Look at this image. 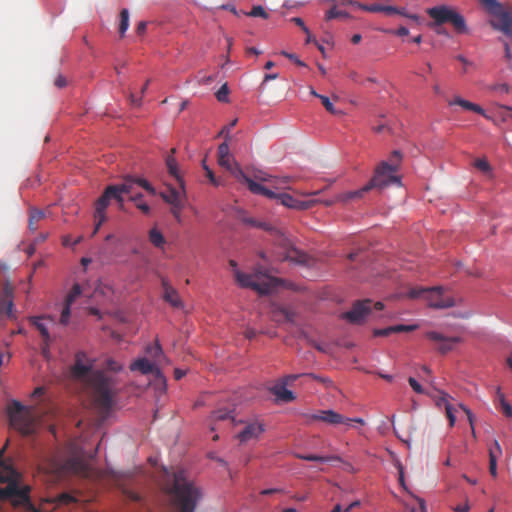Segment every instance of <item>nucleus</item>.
I'll return each instance as SVG.
<instances>
[{"label":"nucleus","mask_w":512,"mask_h":512,"mask_svg":"<svg viewBox=\"0 0 512 512\" xmlns=\"http://www.w3.org/2000/svg\"><path fill=\"white\" fill-rule=\"evenodd\" d=\"M392 328H393V333L411 332L417 328V325L399 324V325L392 326Z\"/></svg>","instance_id":"obj_53"},{"label":"nucleus","mask_w":512,"mask_h":512,"mask_svg":"<svg viewBox=\"0 0 512 512\" xmlns=\"http://www.w3.org/2000/svg\"><path fill=\"white\" fill-rule=\"evenodd\" d=\"M438 394L439 395L435 397V403L439 408H445V413L449 420V425L450 427H453L456 421V416L455 409L449 403V395L443 391H439Z\"/></svg>","instance_id":"obj_24"},{"label":"nucleus","mask_w":512,"mask_h":512,"mask_svg":"<svg viewBox=\"0 0 512 512\" xmlns=\"http://www.w3.org/2000/svg\"><path fill=\"white\" fill-rule=\"evenodd\" d=\"M300 377H303V374H290L284 376L279 382L287 386L292 384L295 380H297Z\"/></svg>","instance_id":"obj_55"},{"label":"nucleus","mask_w":512,"mask_h":512,"mask_svg":"<svg viewBox=\"0 0 512 512\" xmlns=\"http://www.w3.org/2000/svg\"><path fill=\"white\" fill-rule=\"evenodd\" d=\"M401 153L398 150L392 152L390 161L381 162L375 169L371 179H377L373 189H383L391 184H400V179L395 175L401 161Z\"/></svg>","instance_id":"obj_8"},{"label":"nucleus","mask_w":512,"mask_h":512,"mask_svg":"<svg viewBox=\"0 0 512 512\" xmlns=\"http://www.w3.org/2000/svg\"><path fill=\"white\" fill-rule=\"evenodd\" d=\"M130 369L132 371H140L142 374H150L155 369V364L146 358H140L131 363Z\"/></svg>","instance_id":"obj_31"},{"label":"nucleus","mask_w":512,"mask_h":512,"mask_svg":"<svg viewBox=\"0 0 512 512\" xmlns=\"http://www.w3.org/2000/svg\"><path fill=\"white\" fill-rule=\"evenodd\" d=\"M240 177L243 178V183H245L253 194L263 195L269 199H278L279 193L274 192L273 190L263 186L262 184L252 180V178L248 177L245 173L237 172Z\"/></svg>","instance_id":"obj_18"},{"label":"nucleus","mask_w":512,"mask_h":512,"mask_svg":"<svg viewBox=\"0 0 512 512\" xmlns=\"http://www.w3.org/2000/svg\"><path fill=\"white\" fill-rule=\"evenodd\" d=\"M278 200L283 206L297 210H306L315 204V201H301L287 193H279Z\"/></svg>","instance_id":"obj_20"},{"label":"nucleus","mask_w":512,"mask_h":512,"mask_svg":"<svg viewBox=\"0 0 512 512\" xmlns=\"http://www.w3.org/2000/svg\"><path fill=\"white\" fill-rule=\"evenodd\" d=\"M147 353L154 359L162 356V348L158 343H155L153 346L147 347Z\"/></svg>","instance_id":"obj_50"},{"label":"nucleus","mask_w":512,"mask_h":512,"mask_svg":"<svg viewBox=\"0 0 512 512\" xmlns=\"http://www.w3.org/2000/svg\"><path fill=\"white\" fill-rule=\"evenodd\" d=\"M271 317L274 321L282 322H293L295 313L287 308L280 305H273L271 309Z\"/></svg>","instance_id":"obj_25"},{"label":"nucleus","mask_w":512,"mask_h":512,"mask_svg":"<svg viewBox=\"0 0 512 512\" xmlns=\"http://www.w3.org/2000/svg\"><path fill=\"white\" fill-rule=\"evenodd\" d=\"M180 188L168 187L164 192H161V198L168 204L178 203L181 200H186V193L184 189V181H178Z\"/></svg>","instance_id":"obj_21"},{"label":"nucleus","mask_w":512,"mask_h":512,"mask_svg":"<svg viewBox=\"0 0 512 512\" xmlns=\"http://www.w3.org/2000/svg\"><path fill=\"white\" fill-rule=\"evenodd\" d=\"M383 307L382 302L373 304L369 299L359 300L353 304L351 310L342 314V318L352 324H361L366 320V317L373 309L379 311L382 310Z\"/></svg>","instance_id":"obj_10"},{"label":"nucleus","mask_w":512,"mask_h":512,"mask_svg":"<svg viewBox=\"0 0 512 512\" xmlns=\"http://www.w3.org/2000/svg\"><path fill=\"white\" fill-rule=\"evenodd\" d=\"M146 29H147V22L145 21H140L138 24H137V27H136V33L138 35H143L145 32H146Z\"/></svg>","instance_id":"obj_62"},{"label":"nucleus","mask_w":512,"mask_h":512,"mask_svg":"<svg viewBox=\"0 0 512 512\" xmlns=\"http://www.w3.org/2000/svg\"><path fill=\"white\" fill-rule=\"evenodd\" d=\"M185 206V200H181L178 203L171 204L170 212L174 216L178 223H182V210Z\"/></svg>","instance_id":"obj_40"},{"label":"nucleus","mask_w":512,"mask_h":512,"mask_svg":"<svg viewBox=\"0 0 512 512\" xmlns=\"http://www.w3.org/2000/svg\"><path fill=\"white\" fill-rule=\"evenodd\" d=\"M94 455L88 453L75 441L70 442L63 455L54 460L53 468L58 475L91 477L93 470L89 460Z\"/></svg>","instance_id":"obj_2"},{"label":"nucleus","mask_w":512,"mask_h":512,"mask_svg":"<svg viewBox=\"0 0 512 512\" xmlns=\"http://www.w3.org/2000/svg\"><path fill=\"white\" fill-rule=\"evenodd\" d=\"M422 294L429 303V306L437 309L450 308L455 305V301L450 296H444L441 287H434L431 289H412L409 292L411 298H418Z\"/></svg>","instance_id":"obj_12"},{"label":"nucleus","mask_w":512,"mask_h":512,"mask_svg":"<svg viewBox=\"0 0 512 512\" xmlns=\"http://www.w3.org/2000/svg\"><path fill=\"white\" fill-rule=\"evenodd\" d=\"M46 214L43 210L31 208L29 211V228L34 231L37 229V224L45 218Z\"/></svg>","instance_id":"obj_33"},{"label":"nucleus","mask_w":512,"mask_h":512,"mask_svg":"<svg viewBox=\"0 0 512 512\" xmlns=\"http://www.w3.org/2000/svg\"><path fill=\"white\" fill-rule=\"evenodd\" d=\"M426 338L437 344L436 350L441 354H446L453 350L454 345L461 342L460 337H446L436 331H428Z\"/></svg>","instance_id":"obj_15"},{"label":"nucleus","mask_w":512,"mask_h":512,"mask_svg":"<svg viewBox=\"0 0 512 512\" xmlns=\"http://www.w3.org/2000/svg\"><path fill=\"white\" fill-rule=\"evenodd\" d=\"M55 86L58 88H63L67 85V81L64 76L58 75L54 81Z\"/></svg>","instance_id":"obj_61"},{"label":"nucleus","mask_w":512,"mask_h":512,"mask_svg":"<svg viewBox=\"0 0 512 512\" xmlns=\"http://www.w3.org/2000/svg\"><path fill=\"white\" fill-rule=\"evenodd\" d=\"M229 155V146L227 142H224L219 145L218 147V159H223L225 157H228Z\"/></svg>","instance_id":"obj_56"},{"label":"nucleus","mask_w":512,"mask_h":512,"mask_svg":"<svg viewBox=\"0 0 512 512\" xmlns=\"http://www.w3.org/2000/svg\"><path fill=\"white\" fill-rule=\"evenodd\" d=\"M230 265L234 268L236 281L243 288H251L259 294H268L278 284L277 278L270 277L262 271L256 270L247 274L236 269L237 263L234 260H230Z\"/></svg>","instance_id":"obj_7"},{"label":"nucleus","mask_w":512,"mask_h":512,"mask_svg":"<svg viewBox=\"0 0 512 512\" xmlns=\"http://www.w3.org/2000/svg\"><path fill=\"white\" fill-rule=\"evenodd\" d=\"M88 382L96 408L102 414L108 413L118 393L115 379L105 372L95 371L89 375Z\"/></svg>","instance_id":"obj_3"},{"label":"nucleus","mask_w":512,"mask_h":512,"mask_svg":"<svg viewBox=\"0 0 512 512\" xmlns=\"http://www.w3.org/2000/svg\"><path fill=\"white\" fill-rule=\"evenodd\" d=\"M2 456L0 451V501L10 500L16 506L28 504L30 488L19 486L16 471L3 463Z\"/></svg>","instance_id":"obj_5"},{"label":"nucleus","mask_w":512,"mask_h":512,"mask_svg":"<svg viewBox=\"0 0 512 512\" xmlns=\"http://www.w3.org/2000/svg\"><path fill=\"white\" fill-rule=\"evenodd\" d=\"M320 100H321V103L323 104V106L325 107V109L333 114V115H338V114H341V111L340 110H337L335 109L333 103L330 101V99L327 97V96H320Z\"/></svg>","instance_id":"obj_45"},{"label":"nucleus","mask_w":512,"mask_h":512,"mask_svg":"<svg viewBox=\"0 0 512 512\" xmlns=\"http://www.w3.org/2000/svg\"><path fill=\"white\" fill-rule=\"evenodd\" d=\"M427 14L434 20L435 26L450 23L456 32L464 33L466 31L464 17L449 6L441 5L429 8Z\"/></svg>","instance_id":"obj_9"},{"label":"nucleus","mask_w":512,"mask_h":512,"mask_svg":"<svg viewBox=\"0 0 512 512\" xmlns=\"http://www.w3.org/2000/svg\"><path fill=\"white\" fill-rule=\"evenodd\" d=\"M357 6L364 11L372 12V13H379L383 12L385 14L391 15V14H401L403 15V12L399 10L397 7L394 6H385L379 3H372V4H361L357 3Z\"/></svg>","instance_id":"obj_26"},{"label":"nucleus","mask_w":512,"mask_h":512,"mask_svg":"<svg viewBox=\"0 0 512 512\" xmlns=\"http://www.w3.org/2000/svg\"><path fill=\"white\" fill-rule=\"evenodd\" d=\"M393 333L392 326L383 328V329H376L374 330V336H389Z\"/></svg>","instance_id":"obj_59"},{"label":"nucleus","mask_w":512,"mask_h":512,"mask_svg":"<svg viewBox=\"0 0 512 512\" xmlns=\"http://www.w3.org/2000/svg\"><path fill=\"white\" fill-rule=\"evenodd\" d=\"M161 284L163 289V299L174 308H183V302L178 291L172 287L165 278H162Z\"/></svg>","instance_id":"obj_19"},{"label":"nucleus","mask_w":512,"mask_h":512,"mask_svg":"<svg viewBox=\"0 0 512 512\" xmlns=\"http://www.w3.org/2000/svg\"><path fill=\"white\" fill-rule=\"evenodd\" d=\"M502 454V449L497 440L489 448V471L493 477L497 476V459Z\"/></svg>","instance_id":"obj_28"},{"label":"nucleus","mask_w":512,"mask_h":512,"mask_svg":"<svg viewBox=\"0 0 512 512\" xmlns=\"http://www.w3.org/2000/svg\"><path fill=\"white\" fill-rule=\"evenodd\" d=\"M234 410L227 409H218L214 411L211 415V421L216 423L218 421L231 420L232 422L235 420V416L233 415Z\"/></svg>","instance_id":"obj_35"},{"label":"nucleus","mask_w":512,"mask_h":512,"mask_svg":"<svg viewBox=\"0 0 512 512\" xmlns=\"http://www.w3.org/2000/svg\"><path fill=\"white\" fill-rule=\"evenodd\" d=\"M164 491L171 496L173 505L179 512H194L202 494L200 489L186 477L182 469L166 473Z\"/></svg>","instance_id":"obj_1"},{"label":"nucleus","mask_w":512,"mask_h":512,"mask_svg":"<svg viewBox=\"0 0 512 512\" xmlns=\"http://www.w3.org/2000/svg\"><path fill=\"white\" fill-rule=\"evenodd\" d=\"M81 287L79 284L75 283L67 294L64 300V304L71 305L75 302V300L81 295Z\"/></svg>","instance_id":"obj_39"},{"label":"nucleus","mask_w":512,"mask_h":512,"mask_svg":"<svg viewBox=\"0 0 512 512\" xmlns=\"http://www.w3.org/2000/svg\"><path fill=\"white\" fill-rule=\"evenodd\" d=\"M248 15L251 16V17H262V18H267L268 17V14L264 10V8L262 6H260V5L254 6L252 8V10L248 13Z\"/></svg>","instance_id":"obj_51"},{"label":"nucleus","mask_w":512,"mask_h":512,"mask_svg":"<svg viewBox=\"0 0 512 512\" xmlns=\"http://www.w3.org/2000/svg\"><path fill=\"white\" fill-rule=\"evenodd\" d=\"M48 323H54V320L50 317L49 318L40 317V318H37L34 322L36 328L40 332V334L45 342H48L50 340Z\"/></svg>","instance_id":"obj_32"},{"label":"nucleus","mask_w":512,"mask_h":512,"mask_svg":"<svg viewBox=\"0 0 512 512\" xmlns=\"http://www.w3.org/2000/svg\"><path fill=\"white\" fill-rule=\"evenodd\" d=\"M242 222L248 226L263 229L272 233L275 236V243L279 247L278 259L281 261H290L297 264H306L308 256L304 252L295 248L291 241L279 230L274 228L271 224L254 219L252 217L244 216Z\"/></svg>","instance_id":"obj_4"},{"label":"nucleus","mask_w":512,"mask_h":512,"mask_svg":"<svg viewBox=\"0 0 512 512\" xmlns=\"http://www.w3.org/2000/svg\"><path fill=\"white\" fill-rule=\"evenodd\" d=\"M474 166L475 168L486 174L491 171V166L486 159H476L474 162Z\"/></svg>","instance_id":"obj_48"},{"label":"nucleus","mask_w":512,"mask_h":512,"mask_svg":"<svg viewBox=\"0 0 512 512\" xmlns=\"http://www.w3.org/2000/svg\"><path fill=\"white\" fill-rule=\"evenodd\" d=\"M220 166L226 168L239 182L243 183V178L238 175V171L244 173L239 164L231 159L230 156L218 159Z\"/></svg>","instance_id":"obj_30"},{"label":"nucleus","mask_w":512,"mask_h":512,"mask_svg":"<svg viewBox=\"0 0 512 512\" xmlns=\"http://www.w3.org/2000/svg\"><path fill=\"white\" fill-rule=\"evenodd\" d=\"M265 427L260 422H248L245 424L243 430L238 433L237 438L241 443H247L252 440H257L264 433Z\"/></svg>","instance_id":"obj_17"},{"label":"nucleus","mask_w":512,"mask_h":512,"mask_svg":"<svg viewBox=\"0 0 512 512\" xmlns=\"http://www.w3.org/2000/svg\"><path fill=\"white\" fill-rule=\"evenodd\" d=\"M206 176L208 177V179L210 180V182L213 185H215V186L220 185V182L217 180V178L215 177V175L211 169H207Z\"/></svg>","instance_id":"obj_64"},{"label":"nucleus","mask_w":512,"mask_h":512,"mask_svg":"<svg viewBox=\"0 0 512 512\" xmlns=\"http://www.w3.org/2000/svg\"><path fill=\"white\" fill-rule=\"evenodd\" d=\"M176 152V149L173 148L171 150V155H168L166 158V165L168 168V171L171 176H173L177 181H181V176L177 167V161L174 158L173 154Z\"/></svg>","instance_id":"obj_34"},{"label":"nucleus","mask_w":512,"mask_h":512,"mask_svg":"<svg viewBox=\"0 0 512 512\" xmlns=\"http://www.w3.org/2000/svg\"><path fill=\"white\" fill-rule=\"evenodd\" d=\"M142 196H143V195H142L141 193H136V194L132 195V196L130 197V199H131L132 201H134V202H135L136 207H137L141 212H143L144 214H149V212H150V207H149V205H148L147 203H145V202L141 201Z\"/></svg>","instance_id":"obj_43"},{"label":"nucleus","mask_w":512,"mask_h":512,"mask_svg":"<svg viewBox=\"0 0 512 512\" xmlns=\"http://www.w3.org/2000/svg\"><path fill=\"white\" fill-rule=\"evenodd\" d=\"M114 188L107 186L103 194L95 202V213L94 218L96 220L95 228L92 235H95L100 229L101 225L106 221V208L111 200L110 194H112Z\"/></svg>","instance_id":"obj_13"},{"label":"nucleus","mask_w":512,"mask_h":512,"mask_svg":"<svg viewBox=\"0 0 512 512\" xmlns=\"http://www.w3.org/2000/svg\"><path fill=\"white\" fill-rule=\"evenodd\" d=\"M376 181L377 179H371L366 185L358 190L339 193L338 200L342 201V203H347L352 200L361 199L367 192L373 189V185Z\"/></svg>","instance_id":"obj_23"},{"label":"nucleus","mask_w":512,"mask_h":512,"mask_svg":"<svg viewBox=\"0 0 512 512\" xmlns=\"http://www.w3.org/2000/svg\"><path fill=\"white\" fill-rule=\"evenodd\" d=\"M303 377L316 380V381L322 383L326 388L334 387V382L328 377H322V376L316 375L314 373H303Z\"/></svg>","instance_id":"obj_42"},{"label":"nucleus","mask_w":512,"mask_h":512,"mask_svg":"<svg viewBox=\"0 0 512 512\" xmlns=\"http://www.w3.org/2000/svg\"><path fill=\"white\" fill-rule=\"evenodd\" d=\"M448 104L450 106L459 105L462 108H464L465 110L473 111L477 114L485 116V111L480 105L472 103L468 100H465V99L461 98L460 96L454 97V99L449 101Z\"/></svg>","instance_id":"obj_29"},{"label":"nucleus","mask_w":512,"mask_h":512,"mask_svg":"<svg viewBox=\"0 0 512 512\" xmlns=\"http://www.w3.org/2000/svg\"><path fill=\"white\" fill-rule=\"evenodd\" d=\"M494 15L491 25L506 34L512 29V12L504 10L496 0H480Z\"/></svg>","instance_id":"obj_11"},{"label":"nucleus","mask_w":512,"mask_h":512,"mask_svg":"<svg viewBox=\"0 0 512 512\" xmlns=\"http://www.w3.org/2000/svg\"><path fill=\"white\" fill-rule=\"evenodd\" d=\"M149 241L157 248H163L166 244L163 234L157 228L150 229Z\"/></svg>","instance_id":"obj_36"},{"label":"nucleus","mask_w":512,"mask_h":512,"mask_svg":"<svg viewBox=\"0 0 512 512\" xmlns=\"http://www.w3.org/2000/svg\"><path fill=\"white\" fill-rule=\"evenodd\" d=\"M408 382L411 386V388L418 394H422L423 393V388L422 386L413 378V377H410L408 379Z\"/></svg>","instance_id":"obj_58"},{"label":"nucleus","mask_w":512,"mask_h":512,"mask_svg":"<svg viewBox=\"0 0 512 512\" xmlns=\"http://www.w3.org/2000/svg\"><path fill=\"white\" fill-rule=\"evenodd\" d=\"M86 355L84 352H78L75 357V363L71 368L72 375L77 379H83L88 376L91 365L86 362Z\"/></svg>","instance_id":"obj_22"},{"label":"nucleus","mask_w":512,"mask_h":512,"mask_svg":"<svg viewBox=\"0 0 512 512\" xmlns=\"http://www.w3.org/2000/svg\"><path fill=\"white\" fill-rule=\"evenodd\" d=\"M254 181L261 184V182H269V183H276L279 180H277L275 177L268 175L264 172H259L254 175Z\"/></svg>","instance_id":"obj_46"},{"label":"nucleus","mask_w":512,"mask_h":512,"mask_svg":"<svg viewBox=\"0 0 512 512\" xmlns=\"http://www.w3.org/2000/svg\"><path fill=\"white\" fill-rule=\"evenodd\" d=\"M291 21L295 23L297 26H299L306 34H309L308 27L305 25L304 21L300 17H293Z\"/></svg>","instance_id":"obj_60"},{"label":"nucleus","mask_w":512,"mask_h":512,"mask_svg":"<svg viewBox=\"0 0 512 512\" xmlns=\"http://www.w3.org/2000/svg\"><path fill=\"white\" fill-rule=\"evenodd\" d=\"M59 501L64 504H69L74 502L75 498L69 494L64 493L59 497Z\"/></svg>","instance_id":"obj_63"},{"label":"nucleus","mask_w":512,"mask_h":512,"mask_svg":"<svg viewBox=\"0 0 512 512\" xmlns=\"http://www.w3.org/2000/svg\"><path fill=\"white\" fill-rule=\"evenodd\" d=\"M7 413L11 426L25 436L36 433L41 425L39 411L36 408L24 406L19 401H12Z\"/></svg>","instance_id":"obj_6"},{"label":"nucleus","mask_w":512,"mask_h":512,"mask_svg":"<svg viewBox=\"0 0 512 512\" xmlns=\"http://www.w3.org/2000/svg\"><path fill=\"white\" fill-rule=\"evenodd\" d=\"M497 397L499 399L503 413L507 417H512V406L505 400L504 394L501 392L499 387L497 388Z\"/></svg>","instance_id":"obj_41"},{"label":"nucleus","mask_w":512,"mask_h":512,"mask_svg":"<svg viewBox=\"0 0 512 512\" xmlns=\"http://www.w3.org/2000/svg\"><path fill=\"white\" fill-rule=\"evenodd\" d=\"M129 27V11L124 8L120 11L119 35L121 38L125 36Z\"/></svg>","instance_id":"obj_37"},{"label":"nucleus","mask_w":512,"mask_h":512,"mask_svg":"<svg viewBox=\"0 0 512 512\" xmlns=\"http://www.w3.org/2000/svg\"><path fill=\"white\" fill-rule=\"evenodd\" d=\"M297 457L302 460L317 462H329L334 460H340L338 456H320L315 454L298 455Z\"/></svg>","instance_id":"obj_38"},{"label":"nucleus","mask_w":512,"mask_h":512,"mask_svg":"<svg viewBox=\"0 0 512 512\" xmlns=\"http://www.w3.org/2000/svg\"><path fill=\"white\" fill-rule=\"evenodd\" d=\"M229 89L227 84H223L216 93V98L220 102H228Z\"/></svg>","instance_id":"obj_49"},{"label":"nucleus","mask_w":512,"mask_h":512,"mask_svg":"<svg viewBox=\"0 0 512 512\" xmlns=\"http://www.w3.org/2000/svg\"><path fill=\"white\" fill-rule=\"evenodd\" d=\"M138 185L142 188H144L148 193L154 195L155 189L151 186V184L146 181L143 178L138 177H132V176H126L124 178L123 183L119 185H115L117 188H119L123 193L125 194H134V186Z\"/></svg>","instance_id":"obj_16"},{"label":"nucleus","mask_w":512,"mask_h":512,"mask_svg":"<svg viewBox=\"0 0 512 512\" xmlns=\"http://www.w3.org/2000/svg\"><path fill=\"white\" fill-rule=\"evenodd\" d=\"M345 15L346 14L343 11H339L333 7L326 12V19L331 20Z\"/></svg>","instance_id":"obj_54"},{"label":"nucleus","mask_w":512,"mask_h":512,"mask_svg":"<svg viewBox=\"0 0 512 512\" xmlns=\"http://www.w3.org/2000/svg\"><path fill=\"white\" fill-rule=\"evenodd\" d=\"M281 54L283 56H285L286 58L292 60L295 64H297L298 66H302L304 67L305 66V63L303 61H301L295 54H292V53H288L286 51H282Z\"/></svg>","instance_id":"obj_57"},{"label":"nucleus","mask_w":512,"mask_h":512,"mask_svg":"<svg viewBox=\"0 0 512 512\" xmlns=\"http://www.w3.org/2000/svg\"><path fill=\"white\" fill-rule=\"evenodd\" d=\"M304 418L307 423L322 421L329 425L348 424L346 417L331 409L319 410L316 413L311 414H304Z\"/></svg>","instance_id":"obj_14"},{"label":"nucleus","mask_w":512,"mask_h":512,"mask_svg":"<svg viewBox=\"0 0 512 512\" xmlns=\"http://www.w3.org/2000/svg\"><path fill=\"white\" fill-rule=\"evenodd\" d=\"M489 89L498 94H507L509 92V86L505 83L493 84L489 87Z\"/></svg>","instance_id":"obj_52"},{"label":"nucleus","mask_w":512,"mask_h":512,"mask_svg":"<svg viewBox=\"0 0 512 512\" xmlns=\"http://www.w3.org/2000/svg\"><path fill=\"white\" fill-rule=\"evenodd\" d=\"M71 315V305H67L63 303V307L60 315V324L66 326L69 324Z\"/></svg>","instance_id":"obj_44"},{"label":"nucleus","mask_w":512,"mask_h":512,"mask_svg":"<svg viewBox=\"0 0 512 512\" xmlns=\"http://www.w3.org/2000/svg\"><path fill=\"white\" fill-rule=\"evenodd\" d=\"M109 187H112L114 188V192H112V194H110V197L111 199H114L115 201L118 202L119 204V208L120 209H123V195L125 193H123L119 188H117L115 185H109Z\"/></svg>","instance_id":"obj_47"},{"label":"nucleus","mask_w":512,"mask_h":512,"mask_svg":"<svg viewBox=\"0 0 512 512\" xmlns=\"http://www.w3.org/2000/svg\"><path fill=\"white\" fill-rule=\"evenodd\" d=\"M271 393L276 396V399L281 402H291L295 399L292 391L286 389V385L278 382L271 388Z\"/></svg>","instance_id":"obj_27"}]
</instances>
